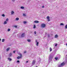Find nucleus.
Here are the masks:
<instances>
[{"instance_id": "obj_1", "label": "nucleus", "mask_w": 67, "mask_h": 67, "mask_svg": "<svg viewBox=\"0 0 67 67\" xmlns=\"http://www.w3.org/2000/svg\"><path fill=\"white\" fill-rule=\"evenodd\" d=\"M53 57H54V56H53V55L50 54L49 56V62H50L51 61V60H52V59H53Z\"/></svg>"}, {"instance_id": "obj_42", "label": "nucleus", "mask_w": 67, "mask_h": 67, "mask_svg": "<svg viewBox=\"0 0 67 67\" xmlns=\"http://www.w3.org/2000/svg\"><path fill=\"white\" fill-rule=\"evenodd\" d=\"M12 1H15V0H12Z\"/></svg>"}, {"instance_id": "obj_13", "label": "nucleus", "mask_w": 67, "mask_h": 67, "mask_svg": "<svg viewBox=\"0 0 67 67\" xmlns=\"http://www.w3.org/2000/svg\"><path fill=\"white\" fill-rule=\"evenodd\" d=\"M4 24H7V22L6 21H5L4 22Z\"/></svg>"}, {"instance_id": "obj_43", "label": "nucleus", "mask_w": 67, "mask_h": 67, "mask_svg": "<svg viewBox=\"0 0 67 67\" xmlns=\"http://www.w3.org/2000/svg\"><path fill=\"white\" fill-rule=\"evenodd\" d=\"M1 39H0V41H1Z\"/></svg>"}, {"instance_id": "obj_17", "label": "nucleus", "mask_w": 67, "mask_h": 67, "mask_svg": "<svg viewBox=\"0 0 67 67\" xmlns=\"http://www.w3.org/2000/svg\"><path fill=\"white\" fill-rule=\"evenodd\" d=\"M20 8L21 9H24V7H21Z\"/></svg>"}, {"instance_id": "obj_19", "label": "nucleus", "mask_w": 67, "mask_h": 67, "mask_svg": "<svg viewBox=\"0 0 67 67\" xmlns=\"http://www.w3.org/2000/svg\"><path fill=\"white\" fill-rule=\"evenodd\" d=\"M23 16H26V15L25 14H23Z\"/></svg>"}, {"instance_id": "obj_6", "label": "nucleus", "mask_w": 67, "mask_h": 67, "mask_svg": "<svg viewBox=\"0 0 67 67\" xmlns=\"http://www.w3.org/2000/svg\"><path fill=\"white\" fill-rule=\"evenodd\" d=\"M65 64V63L63 62L60 65L63 67Z\"/></svg>"}, {"instance_id": "obj_2", "label": "nucleus", "mask_w": 67, "mask_h": 67, "mask_svg": "<svg viewBox=\"0 0 67 67\" xmlns=\"http://www.w3.org/2000/svg\"><path fill=\"white\" fill-rule=\"evenodd\" d=\"M19 56H19L17 57V59H18L22 58V54L21 53H20Z\"/></svg>"}, {"instance_id": "obj_4", "label": "nucleus", "mask_w": 67, "mask_h": 67, "mask_svg": "<svg viewBox=\"0 0 67 67\" xmlns=\"http://www.w3.org/2000/svg\"><path fill=\"white\" fill-rule=\"evenodd\" d=\"M35 64V60H33L32 63V65L33 66Z\"/></svg>"}, {"instance_id": "obj_27", "label": "nucleus", "mask_w": 67, "mask_h": 67, "mask_svg": "<svg viewBox=\"0 0 67 67\" xmlns=\"http://www.w3.org/2000/svg\"><path fill=\"white\" fill-rule=\"evenodd\" d=\"M2 16H3V17H4V16H5V15H4V14H3L2 15Z\"/></svg>"}, {"instance_id": "obj_34", "label": "nucleus", "mask_w": 67, "mask_h": 67, "mask_svg": "<svg viewBox=\"0 0 67 67\" xmlns=\"http://www.w3.org/2000/svg\"><path fill=\"white\" fill-rule=\"evenodd\" d=\"M14 27H15V28H17V26H14Z\"/></svg>"}, {"instance_id": "obj_41", "label": "nucleus", "mask_w": 67, "mask_h": 67, "mask_svg": "<svg viewBox=\"0 0 67 67\" xmlns=\"http://www.w3.org/2000/svg\"><path fill=\"white\" fill-rule=\"evenodd\" d=\"M36 43H37V40H36Z\"/></svg>"}, {"instance_id": "obj_44", "label": "nucleus", "mask_w": 67, "mask_h": 67, "mask_svg": "<svg viewBox=\"0 0 67 67\" xmlns=\"http://www.w3.org/2000/svg\"><path fill=\"white\" fill-rule=\"evenodd\" d=\"M66 56H67V55H66Z\"/></svg>"}, {"instance_id": "obj_28", "label": "nucleus", "mask_w": 67, "mask_h": 67, "mask_svg": "<svg viewBox=\"0 0 67 67\" xmlns=\"http://www.w3.org/2000/svg\"><path fill=\"white\" fill-rule=\"evenodd\" d=\"M6 20V21H9V19L7 18Z\"/></svg>"}, {"instance_id": "obj_18", "label": "nucleus", "mask_w": 67, "mask_h": 67, "mask_svg": "<svg viewBox=\"0 0 67 67\" xmlns=\"http://www.w3.org/2000/svg\"><path fill=\"white\" fill-rule=\"evenodd\" d=\"M38 44H39V43L38 42H37V43L36 44V45L37 46H38Z\"/></svg>"}, {"instance_id": "obj_20", "label": "nucleus", "mask_w": 67, "mask_h": 67, "mask_svg": "<svg viewBox=\"0 0 67 67\" xmlns=\"http://www.w3.org/2000/svg\"><path fill=\"white\" fill-rule=\"evenodd\" d=\"M5 41V40L4 39H3L2 40V42H4Z\"/></svg>"}, {"instance_id": "obj_10", "label": "nucleus", "mask_w": 67, "mask_h": 67, "mask_svg": "<svg viewBox=\"0 0 67 67\" xmlns=\"http://www.w3.org/2000/svg\"><path fill=\"white\" fill-rule=\"evenodd\" d=\"M10 50V48H8L7 49H6V51L7 52H8Z\"/></svg>"}, {"instance_id": "obj_33", "label": "nucleus", "mask_w": 67, "mask_h": 67, "mask_svg": "<svg viewBox=\"0 0 67 67\" xmlns=\"http://www.w3.org/2000/svg\"><path fill=\"white\" fill-rule=\"evenodd\" d=\"M34 34H36V31H35Z\"/></svg>"}, {"instance_id": "obj_36", "label": "nucleus", "mask_w": 67, "mask_h": 67, "mask_svg": "<svg viewBox=\"0 0 67 67\" xmlns=\"http://www.w3.org/2000/svg\"><path fill=\"white\" fill-rule=\"evenodd\" d=\"M57 46V43H56L55 44V46Z\"/></svg>"}, {"instance_id": "obj_23", "label": "nucleus", "mask_w": 67, "mask_h": 67, "mask_svg": "<svg viewBox=\"0 0 67 67\" xmlns=\"http://www.w3.org/2000/svg\"><path fill=\"white\" fill-rule=\"evenodd\" d=\"M60 25H64V24L63 23H61L60 24Z\"/></svg>"}, {"instance_id": "obj_29", "label": "nucleus", "mask_w": 67, "mask_h": 67, "mask_svg": "<svg viewBox=\"0 0 67 67\" xmlns=\"http://www.w3.org/2000/svg\"><path fill=\"white\" fill-rule=\"evenodd\" d=\"M36 27V26H35V25H34V29H35Z\"/></svg>"}, {"instance_id": "obj_26", "label": "nucleus", "mask_w": 67, "mask_h": 67, "mask_svg": "<svg viewBox=\"0 0 67 67\" xmlns=\"http://www.w3.org/2000/svg\"><path fill=\"white\" fill-rule=\"evenodd\" d=\"M65 29L67 28V25H66L65 26Z\"/></svg>"}, {"instance_id": "obj_31", "label": "nucleus", "mask_w": 67, "mask_h": 67, "mask_svg": "<svg viewBox=\"0 0 67 67\" xmlns=\"http://www.w3.org/2000/svg\"><path fill=\"white\" fill-rule=\"evenodd\" d=\"M17 63H20V61L18 60L17 61Z\"/></svg>"}, {"instance_id": "obj_32", "label": "nucleus", "mask_w": 67, "mask_h": 67, "mask_svg": "<svg viewBox=\"0 0 67 67\" xmlns=\"http://www.w3.org/2000/svg\"><path fill=\"white\" fill-rule=\"evenodd\" d=\"M24 24H25L26 23V22L25 21L24 22Z\"/></svg>"}, {"instance_id": "obj_30", "label": "nucleus", "mask_w": 67, "mask_h": 67, "mask_svg": "<svg viewBox=\"0 0 67 67\" xmlns=\"http://www.w3.org/2000/svg\"><path fill=\"white\" fill-rule=\"evenodd\" d=\"M58 58H55V60H57Z\"/></svg>"}, {"instance_id": "obj_35", "label": "nucleus", "mask_w": 67, "mask_h": 67, "mask_svg": "<svg viewBox=\"0 0 67 67\" xmlns=\"http://www.w3.org/2000/svg\"><path fill=\"white\" fill-rule=\"evenodd\" d=\"M48 37H49V34L48 35Z\"/></svg>"}, {"instance_id": "obj_22", "label": "nucleus", "mask_w": 67, "mask_h": 67, "mask_svg": "<svg viewBox=\"0 0 67 67\" xmlns=\"http://www.w3.org/2000/svg\"><path fill=\"white\" fill-rule=\"evenodd\" d=\"M38 62H41V59H40V58H39V59H38Z\"/></svg>"}, {"instance_id": "obj_12", "label": "nucleus", "mask_w": 67, "mask_h": 67, "mask_svg": "<svg viewBox=\"0 0 67 67\" xmlns=\"http://www.w3.org/2000/svg\"><path fill=\"white\" fill-rule=\"evenodd\" d=\"M14 12L13 11H12L11 14L12 15L13 14H14Z\"/></svg>"}, {"instance_id": "obj_16", "label": "nucleus", "mask_w": 67, "mask_h": 67, "mask_svg": "<svg viewBox=\"0 0 67 67\" xmlns=\"http://www.w3.org/2000/svg\"><path fill=\"white\" fill-rule=\"evenodd\" d=\"M50 51V52H51L52 51V49L51 48H50V49H49Z\"/></svg>"}, {"instance_id": "obj_14", "label": "nucleus", "mask_w": 67, "mask_h": 67, "mask_svg": "<svg viewBox=\"0 0 67 67\" xmlns=\"http://www.w3.org/2000/svg\"><path fill=\"white\" fill-rule=\"evenodd\" d=\"M58 37V35H55V38H57Z\"/></svg>"}, {"instance_id": "obj_3", "label": "nucleus", "mask_w": 67, "mask_h": 67, "mask_svg": "<svg viewBox=\"0 0 67 67\" xmlns=\"http://www.w3.org/2000/svg\"><path fill=\"white\" fill-rule=\"evenodd\" d=\"M41 26L42 27H43V28L45 27V24H41Z\"/></svg>"}, {"instance_id": "obj_9", "label": "nucleus", "mask_w": 67, "mask_h": 67, "mask_svg": "<svg viewBox=\"0 0 67 67\" xmlns=\"http://www.w3.org/2000/svg\"><path fill=\"white\" fill-rule=\"evenodd\" d=\"M34 22L35 23H39V21H34Z\"/></svg>"}, {"instance_id": "obj_15", "label": "nucleus", "mask_w": 67, "mask_h": 67, "mask_svg": "<svg viewBox=\"0 0 67 67\" xmlns=\"http://www.w3.org/2000/svg\"><path fill=\"white\" fill-rule=\"evenodd\" d=\"M27 41L28 42H31V40L30 39H28L27 40Z\"/></svg>"}, {"instance_id": "obj_24", "label": "nucleus", "mask_w": 67, "mask_h": 67, "mask_svg": "<svg viewBox=\"0 0 67 67\" xmlns=\"http://www.w3.org/2000/svg\"><path fill=\"white\" fill-rule=\"evenodd\" d=\"M62 67L63 66H62V65H58V67Z\"/></svg>"}, {"instance_id": "obj_21", "label": "nucleus", "mask_w": 67, "mask_h": 67, "mask_svg": "<svg viewBox=\"0 0 67 67\" xmlns=\"http://www.w3.org/2000/svg\"><path fill=\"white\" fill-rule=\"evenodd\" d=\"M19 18H16V20L17 21H18V20H19Z\"/></svg>"}, {"instance_id": "obj_5", "label": "nucleus", "mask_w": 67, "mask_h": 67, "mask_svg": "<svg viewBox=\"0 0 67 67\" xmlns=\"http://www.w3.org/2000/svg\"><path fill=\"white\" fill-rule=\"evenodd\" d=\"M47 18L48 20V21L49 22L50 21V19H49V16H48L47 17Z\"/></svg>"}, {"instance_id": "obj_25", "label": "nucleus", "mask_w": 67, "mask_h": 67, "mask_svg": "<svg viewBox=\"0 0 67 67\" xmlns=\"http://www.w3.org/2000/svg\"><path fill=\"white\" fill-rule=\"evenodd\" d=\"M10 30H11V29H8V32H9V31H10Z\"/></svg>"}, {"instance_id": "obj_40", "label": "nucleus", "mask_w": 67, "mask_h": 67, "mask_svg": "<svg viewBox=\"0 0 67 67\" xmlns=\"http://www.w3.org/2000/svg\"><path fill=\"white\" fill-rule=\"evenodd\" d=\"M28 61H26V63H28Z\"/></svg>"}, {"instance_id": "obj_11", "label": "nucleus", "mask_w": 67, "mask_h": 67, "mask_svg": "<svg viewBox=\"0 0 67 67\" xmlns=\"http://www.w3.org/2000/svg\"><path fill=\"white\" fill-rule=\"evenodd\" d=\"M8 60H9V61H11L12 60V59L11 58H8Z\"/></svg>"}, {"instance_id": "obj_7", "label": "nucleus", "mask_w": 67, "mask_h": 67, "mask_svg": "<svg viewBox=\"0 0 67 67\" xmlns=\"http://www.w3.org/2000/svg\"><path fill=\"white\" fill-rule=\"evenodd\" d=\"M24 34H25V33H23L21 35V37H24V36H25Z\"/></svg>"}, {"instance_id": "obj_39", "label": "nucleus", "mask_w": 67, "mask_h": 67, "mask_svg": "<svg viewBox=\"0 0 67 67\" xmlns=\"http://www.w3.org/2000/svg\"><path fill=\"white\" fill-rule=\"evenodd\" d=\"M42 8H44V6H43L42 7Z\"/></svg>"}, {"instance_id": "obj_37", "label": "nucleus", "mask_w": 67, "mask_h": 67, "mask_svg": "<svg viewBox=\"0 0 67 67\" xmlns=\"http://www.w3.org/2000/svg\"><path fill=\"white\" fill-rule=\"evenodd\" d=\"M26 51H25L24 52V54H25V53H26Z\"/></svg>"}, {"instance_id": "obj_8", "label": "nucleus", "mask_w": 67, "mask_h": 67, "mask_svg": "<svg viewBox=\"0 0 67 67\" xmlns=\"http://www.w3.org/2000/svg\"><path fill=\"white\" fill-rule=\"evenodd\" d=\"M12 53H10L9 54V57H11V56L12 55Z\"/></svg>"}, {"instance_id": "obj_38", "label": "nucleus", "mask_w": 67, "mask_h": 67, "mask_svg": "<svg viewBox=\"0 0 67 67\" xmlns=\"http://www.w3.org/2000/svg\"><path fill=\"white\" fill-rule=\"evenodd\" d=\"M13 53H15V51H14L13 52Z\"/></svg>"}]
</instances>
